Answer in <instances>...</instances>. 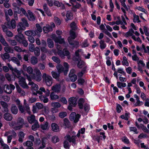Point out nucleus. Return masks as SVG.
Masks as SVG:
<instances>
[{"mask_svg":"<svg viewBox=\"0 0 149 149\" xmlns=\"http://www.w3.org/2000/svg\"><path fill=\"white\" fill-rule=\"evenodd\" d=\"M43 83L47 86H51L53 82V79L51 76L46 74L43 73L42 76Z\"/></svg>","mask_w":149,"mask_h":149,"instance_id":"nucleus-1","label":"nucleus"},{"mask_svg":"<svg viewBox=\"0 0 149 149\" xmlns=\"http://www.w3.org/2000/svg\"><path fill=\"white\" fill-rule=\"evenodd\" d=\"M58 54L61 58L64 59L66 56L68 59H71V56L70 52L67 48L63 49L62 51L60 50L58 52Z\"/></svg>","mask_w":149,"mask_h":149,"instance_id":"nucleus-2","label":"nucleus"},{"mask_svg":"<svg viewBox=\"0 0 149 149\" xmlns=\"http://www.w3.org/2000/svg\"><path fill=\"white\" fill-rule=\"evenodd\" d=\"M23 74L24 76L26 77L27 79L29 81L28 85L31 86V90L33 91L38 90V85L31 81L30 76L28 74L26 73L25 74L24 72H23Z\"/></svg>","mask_w":149,"mask_h":149,"instance_id":"nucleus-3","label":"nucleus"},{"mask_svg":"<svg viewBox=\"0 0 149 149\" xmlns=\"http://www.w3.org/2000/svg\"><path fill=\"white\" fill-rule=\"evenodd\" d=\"M35 72L36 74H34L33 75L31 76L32 78L35 80L37 82H40L42 80L41 77L42 76V74L40 70L38 68H36L35 69Z\"/></svg>","mask_w":149,"mask_h":149,"instance_id":"nucleus-4","label":"nucleus"},{"mask_svg":"<svg viewBox=\"0 0 149 149\" xmlns=\"http://www.w3.org/2000/svg\"><path fill=\"white\" fill-rule=\"evenodd\" d=\"M80 134H81V133L80 132V131H78L77 136H72L71 137L68 134L65 136V138L67 140H68L69 142H72V143L74 144H76V139L77 138V136L78 137H79L80 136Z\"/></svg>","mask_w":149,"mask_h":149,"instance_id":"nucleus-5","label":"nucleus"},{"mask_svg":"<svg viewBox=\"0 0 149 149\" xmlns=\"http://www.w3.org/2000/svg\"><path fill=\"white\" fill-rule=\"evenodd\" d=\"M77 99L74 97H70L69 99L68 103L69 105L68 107V109L72 111V107H75L77 104Z\"/></svg>","mask_w":149,"mask_h":149,"instance_id":"nucleus-6","label":"nucleus"},{"mask_svg":"<svg viewBox=\"0 0 149 149\" xmlns=\"http://www.w3.org/2000/svg\"><path fill=\"white\" fill-rule=\"evenodd\" d=\"M18 81L19 84L24 88H28L29 86L26 82L25 79L24 77L21 76L18 78Z\"/></svg>","mask_w":149,"mask_h":149,"instance_id":"nucleus-7","label":"nucleus"},{"mask_svg":"<svg viewBox=\"0 0 149 149\" xmlns=\"http://www.w3.org/2000/svg\"><path fill=\"white\" fill-rule=\"evenodd\" d=\"M16 123L17 126H15L14 128L15 130H19L22 127V126L24 124V120L21 117H19L18 118Z\"/></svg>","mask_w":149,"mask_h":149,"instance_id":"nucleus-8","label":"nucleus"},{"mask_svg":"<svg viewBox=\"0 0 149 149\" xmlns=\"http://www.w3.org/2000/svg\"><path fill=\"white\" fill-rule=\"evenodd\" d=\"M80 117V115L76 113L75 112H72L70 116V119L71 120L74 121L75 123H77L79 120V118Z\"/></svg>","mask_w":149,"mask_h":149,"instance_id":"nucleus-9","label":"nucleus"},{"mask_svg":"<svg viewBox=\"0 0 149 149\" xmlns=\"http://www.w3.org/2000/svg\"><path fill=\"white\" fill-rule=\"evenodd\" d=\"M5 24L10 29H14L16 27V22L14 19H12L10 22H5Z\"/></svg>","mask_w":149,"mask_h":149,"instance_id":"nucleus-10","label":"nucleus"},{"mask_svg":"<svg viewBox=\"0 0 149 149\" xmlns=\"http://www.w3.org/2000/svg\"><path fill=\"white\" fill-rule=\"evenodd\" d=\"M51 89L54 92L59 93L61 91V85L60 84H56L51 87Z\"/></svg>","mask_w":149,"mask_h":149,"instance_id":"nucleus-11","label":"nucleus"},{"mask_svg":"<svg viewBox=\"0 0 149 149\" xmlns=\"http://www.w3.org/2000/svg\"><path fill=\"white\" fill-rule=\"evenodd\" d=\"M22 68L24 71H26L29 74H32L33 72V70L32 68L30 66L27 67L26 65H23Z\"/></svg>","mask_w":149,"mask_h":149,"instance_id":"nucleus-12","label":"nucleus"},{"mask_svg":"<svg viewBox=\"0 0 149 149\" xmlns=\"http://www.w3.org/2000/svg\"><path fill=\"white\" fill-rule=\"evenodd\" d=\"M36 29L34 31V32L36 33V36L37 35L40 37V33L42 31V28L39 24H36Z\"/></svg>","mask_w":149,"mask_h":149,"instance_id":"nucleus-13","label":"nucleus"},{"mask_svg":"<svg viewBox=\"0 0 149 149\" xmlns=\"http://www.w3.org/2000/svg\"><path fill=\"white\" fill-rule=\"evenodd\" d=\"M0 104L4 109L3 111L4 112H9V109L8 108V106L6 103L2 101H0Z\"/></svg>","mask_w":149,"mask_h":149,"instance_id":"nucleus-14","label":"nucleus"},{"mask_svg":"<svg viewBox=\"0 0 149 149\" xmlns=\"http://www.w3.org/2000/svg\"><path fill=\"white\" fill-rule=\"evenodd\" d=\"M17 31L18 33H22L23 31L25 30L26 28L24 25H23L21 22H19L17 26Z\"/></svg>","mask_w":149,"mask_h":149,"instance_id":"nucleus-15","label":"nucleus"},{"mask_svg":"<svg viewBox=\"0 0 149 149\" xmlns=\"http://www.w3.org/2000/svg\"><path fill=\"white\" fill-rule=\"evenodd\" d=\"M16 40L19 43L25 38L23 35L22 33H18L15 37Z\"/></svg>","mask_w":149,"mask_h":149,"instance_id":"nucleus-16","label":"nucleus"},{"mask_svg":"<svg viewBox=\"0 0 149 149\" xmlns=\"http://www.w3.org/2000/svg\"><path fill=\"white\" fill-rule=\"evenodd\" d=\"M3 117L7 121H10L13 119L12 115L8 112L4 113Z\"/></svg>","mask_w":149,"mask_h":149,"instance_id":"nucleus-17","label":"nucleus"},{"mask_svg":"<svg viewBox=\"0 0 149 149\" xmlns=\"http://www.w3.org/2000/svg\"><path fill=\"white\" fill-rule=\"evenodd\" d=\"M10 110L12 113L13 114H16L18 112L17 108L16 105L14 104L11 105Z\"/></svg>","mask_w":149,"mask_h":149,"instance_id":"nucleus-18","label":"nucleus"},{"mask_svg":"<svg viewBox=\"0 0 149 149\" xmlns=\"http://www.w3.org/2000/svg\"><path fill=\"white\" fill-rule=\"evenodd\" d=\"M52 130L54 132H58L60 131L58 126L55 123H53L51 124Z\"/></svg>","mask_w":149,"mask_h":149,"instance_id":"nucleus-19","label":"nucleus"},{"mask_svg":"<svg viewBox=\"0 0 149 149\" xmlns=\"http://www.w3.org/2000/svg\"><path fill=\"white\" fill-rule=\"evenodd\" d=\"M3 89L5 92L8 94H10L12 92L11 88L8 85L6 84L3 86Z\"/></svg>","mask_w":149,"mask_h":149,"instance_id":"nucleus-20","label":"nucleus"},{"mask_svg":"<svg viewBox=\"0 0 149 149\" xmlns=\"http://www.w3.org/2000/svg\"><path fill=\"white\" fill-rule=\"evenodd\" d=\"M27 120L29 122L30 124H32L37 120L36 119L35 116L34 115H31L27 118Z\"/></svg>","mask_w":149,"mask_h":149,"instance_id":"nucleus-21","label":"nucleus"},{"mask_svg":"<svg viewBox=\"0 0 149 149\" xmlns=\"http://www.w3.org/2000/svg\"><path fill=\"white\" fill-rule=\"evenodd\" d=\"M36 92H33V94L34 95H37V94L39 95H42L43 94V92L45 93L46 92V90L45 88L43 87H40L39 90L36 91Z\"/></svg>","mask_w":149,"mask_h":149,"instance_id":"nucleus-22","label":"nucleus"},{"mask_svg":"<svg viewBox=\"0 0 149 149\" xmlns=\"http://www.w3.org/2000/svg\"><path fill=\"white\" fill-rule=\"evenodd\" d=\"M48 125V122L47 121H45L43 123V124H42L40 125V128L43 130H47L49 129V127Z\"/></svg>","mask_w":149,"mask_h":149,"instance_id":"nucleus-23","label":"nucleus"},{"mask_svg":"<svg viewBox=\"0 0 149 149\" xmlns=\"http://www.w3.org/2000/svg\"><path fill=\"white\" fill-rule=\"evenodd\" d=\"M70 38H68V40L69 44L74 47L75 46H77L79 44V42L77 41H74L73 39H71Z\"/></svg>","mask_w":149,"mask_h":149,"instance_id":"nucleus-24","label":"nucleus"},{"mask_svg":"<svg viewBox=\"0 0 149 149\" xmlns=\"http://www.w3.org/2000/svg\"><path fill=\"white\" fill-rule=\"evenodd\" d=\"M59 98V96L56 94L54 92H52L50 94V99L51 100H55Z\"/></svg>","mask_w":149,"mask_h":149,"instance_id":"nucleus-25","label":"nucleus"},{"mask_svg":"<svg viewBox=\"0 0 149 149\" xmlns=\"http://www.w3.org/2000/svg\"><path fill=\"white\" fill-rule=\"evenodd\" d=\"M13 74L17 78L21 77L22 72L21 71L18 70L17 68H14L12 71Z\"/></svg>","mask_w":149,"mask_h":149,"instance_id":"nucleus-26","label":"nucleus"},{"mask_svg":"<svg viewBox=\"0 0 149 149\" xmlns=\"http://www.w3.org/2000/svg\"><path fill=\"white\" fill-rule=\"evenodd\" d=\"M30 63L33 65H35L38 63L37 58L34 56L31 57L30 59Z\"/></svg>","mask_w":149,"mask_h":149,"instance_id":"nucleus-27","label":"nucleus"},{"mask_svg":"<svg viewBox=\"0 0 149 149\" xmlns=\"http://www.w3.org/2000/svg\"><path fill=\"white\" fill-rule=\"evenodd\" d=\"M54 4L58 7H60L62 9H64L65 8L64 5L61 3H60L58 1H55L54 2Z\"/></svg>","mask_w":149,"mask_h":149,"instance_id":"nucleus-28","label":"nucleus"},{"mask_svg":"<svg viewBox=\"0 0 149 149\" xmlns=\"http://www.w3.org/2000/svg\"><path fill=\"white\" fill-rule=\"evenodd\" d=\"M43 29L44 33H47L52 31V28L51 26L49 25H47L46 26H44Z\"/></svg>","mask_w":149,"mask_h":149,"instance_id":"nucleus-29","label":"nucleus"},{"mask_svg":"<svg viewBox=\"0 0 149 149\" xmlns=\"http://www.w3.org/2000/svg\"><path fill=\"white\" fill-rule=\"evenodd\" d=\"M18 135L19 137V141L20 143H22L23 141V139L24 138V134L23 132L21 131L19 132Z\"/></svg>","mask_w":149,"mask_h":149,"instance_id":"nucleus-30","label":"nucleus"},{"mask_svg":"<svg viewBox=\"0 0 149 149\" xmlns=\"http://www.w3.org/2000/svg\"><path fill=\"white\" fill-rule=\"evenodd\" d=\"M24 106L25 109V112L26 111L28 113L30 114V108L29 107V104H27L25 100H24Z\"/></svg>","mask_w":149,"mask_h":149,"instance_id":"nucleus-31","label":"nucleus"},{"mask_svg":"<svg viewBox=\"0 0 149 149\" xmlns=\"http://www.w3.org/2000/svg\"><path fill=\"white\" fill-rule=\"evenodd\" d=\"M24 106L25 109V112L26 111L28 113L30 114V108L29 107V104H27L25 100H24Z\"/></svg>","mask_w":149,"mask_h":149,"instance_id":"nucleus-32","label":"nucleus"},{"mask_svg":"<svg viewBox=\"0 0 149 149\" xmlns=\"http://www.w3.org/2000/svg\"><path fill=\"white\" fill-rule=\"evenodd\" d=\"M27 13L29 15L28 17L29 20L30 21H34L35 20V17L33 14L30 10H28Z\"/></svg>","mask_w":149,"mask_h":149,"instance_id":"nucleus-33","label":"nucleus"},{"mask_svg":"<svg viewBox=\"0 0 149 149\" xmlns=\"http://www.w3.org/2000/svg\"><path fill=\"white\" fill-rule=\"evenodd\" d=\"M24 33L25 35L29 36H36V33L34 32V31H25Z\"/></svg>","mask_w":149,"mask_h":149,"instance_id":"nucleus-34","label":"nucleus"},{"mask_svg":"<svg viewBox=\"0 0 149 149\" xmlns=\"http://www.w3.org/2000/svg\"><path fill=\"white\" fill-rule=\"evenodd\" d=\"M0 41L1 43L4 46H8V43L6 42L3 36L0 34Z\"/></svg>","mask_w":149,"mask_h":149,"instance_id":"nucleus-35","label":"nucleus"},{"mask_svg":"<svg viewBox=\"0 0 149 149\" xmlns=\"http://www.w3.org/2000/svg\"><path fill=\"white\" fill-rule=\"evenodd\" d=\"M0 143L2 149H9L8 146L7 144L4 143V142L1 139H0Z\"/></svg>","mask_w":149,"mask_h":149,"instance_id":"nucleus-36","label":"nucleus"},{"mask_svg":"<svg viewBox=\"0 0 149 149\" xmlns=\"http://www.w3.org/2000/svg\"><path fill=\"white\" fill-rule=\"evenodd\" d=\"M67 17L65 20L67 22L69 20L72 19V13L70 11H68L66 15Z\"/></svg>","mask_w":149,"mask_h":149,"instance_id":"nucleus-37","label":"nucleus"},{"mask_svg":"<svg viewBox=\"0 0 149 149\" xmlns=\"http://www.w3.org/2000/svg\"><path fill=\"white\" fill-rule=\"evenodd\" d=\"M33 123L34 124L32 125L31 128L33 130L36 131L39 127L40 125L37 121Z\"/></svg>","mask_w":149,"mask_h":149,"instance_id":"nucleus-38","label":"nucleus"},{"mask_svg":"<svg viewBox=\"0 0 149 149\" xmlns=\"http://www.w3.org/2000/svg\"><path fill=\"white\" fill-rule=\"evenodd\" d=\"M56 67L58 72L60 73L61 72H63L64 74V68L61 65H57Z\"/></svg>","mask_w":149,"mask_h":149,"instance_id":"nucleus-39","label":"nucleus"},{"mask_svg":"<svg viewBox=\"0 0 149 149\" xmlns=\"http://www.w3.org/2000/svg\"><path fill=\"white\" fill-rule=\"evenodd\" d=\"M47 41L48 47L51 48H53L54 46V44L52 40L49 38L47 39Z\"/></svg>","mask_w":149,"mask_h":149,"instance_id":"nucleus-40","label":"nucleus"},{"mask_svg":"<svg viewBox=\"0 0 149 149\" xmlns=\"http://www.w3.org/2000/svg\"><path fill=\"white\" fill-rule=\"evenodd\" d=\"M11 60L13 63H16L18 66H20V62L17 57H13L11 59Z\"/></svg>","mask_w":149,"mask_h":149,"instance_id":"nucleus-41","label":"nucleus"},{"mask_svg":"<svg viewBox=\"0 0 149 149\" xmlns=\"http://www.w3.org/2000/svg\"><path fill=\"white\" fill-rule=\"evenodd\" d=\"M84 102V100L82 98L80 99L79 101L78 102V105L79 107V108L82 109L83 108V104Z\"/></svg>","mask_w":149,"mask_h":149,"instance_id":"nucleus-42","label":"nucleus"},{"mask_svg":"<svg viewBox=\"0 0 149 149\" xmlns=\"http://www.w3.org/2000/svg\"><path fill=\"white\" fill-rule=\"evenodd\" d=\"M63 65L64 67V75H65L68 71L69 65L67 63L65 62Z\"/></svg>","mask_w":149,"mask_h":149,"instance_id":"nucleus-43","label":"nucleus"},{"mask_svg":"<svg viewBox=\"0 0 149 149\" xmlns=\"http://www.w3.org/2000/svg\"><path fill=\"white\" fill-rule=\"evenodd\" d=\"M39 98L41 101H43L45 103H47L48 101V99L46 96L40 95L39 96Z\"/></svg>","mask_w":149,"mask_h":149,"instance_id":"nucleus-44","label":"nucleus"},{"mask_svg":"<svg viewBox=\"0 0 149 149\" xmlns=\"http://www.w3.org/2000/svg\"><path fill=\"white\" fill-rule=\"evenodd\" d=\"M4 48V49L5 51L7 53H12L13 52V49L11 48L9 46H5Z\"/></svg>","mask_w":149,"mask_h":149,"instance_id":"nucleus-45","label":"nucleus"},{"mask_svg":"<svg viewBox=\"0 0 149 149\" xmlns=\"http://www.w3.org/2000/svg\"><path fill=\"white\" fill-rule=\"evenodd\" d=\"M51 106L52 107L57 108H60L61 106V104L58 102H53L51 104Z\"/></svg>","mask_w":149,"mask_h":149,"instance_id":"nucleus-46","label":"nucleus"},{"mask_svg":"<svg viewBox=\"0 0 149 149\" xmlns=\"http://www.w3.org/2000/svg\"><path fill=\"white\" fill-rule=\"evenodd\" d=\"M10 56L9 54L7 53H5L1 55V58L4 61L9 58Z\"/></svg>","mask_w":149,"mask_h":149,"instance_id":"nucleus-47","label":"nucleus"},{"mask_svg":"<svg viewBox=\"0 0 149 149\" xmlns=\"http://www.w3.org/2000/svg\"><path fill=\"white\" fill-rule=\"evenodd\" d=\"M51 73L53 77L56 79H58L60 76V73L58 72L57 73L54 71H52Z\"/></svg>","mask_w":149,"mask_h":149,"instance_id":"nucleus-48","label":"nucleus"},{"mask_svg":"<svg viewBox=\"0 0 149 149\" xmlns=\"http://www.w3.org/2000/svg\"><path fill=\"white\" fill-rule=\"evenodd\" d=\"M34 51L35 56H38L40 55V50L38 47H36Z\"/></svg>","mask_w":149,"mask_h":149,"instance_id":"nucleus-49","label":"nucleus"},{"mask_svg":"<svg viewBox=\"0 0 149 149\" xmlns=\"http://www.w3.org/2000/svg\"><path fill=\"white\" fill-rule=\"evenodd\" d=\"M23 145L24 146H27L28 147L32 146H33V143L32 142L28 141L23 143Z\"/></svg>","mask_w":149,"mask_h":149,"instance_id":"nucleus-50","label":"nucleus"},{"mask_svg":"<svg viewBox=\"0 0 149 149\" xmlns=\"http://www.w3.org/2000/svg\"><path fill=\"white\" fill-rule=\"evenodd\" d=\"M14 49L16 52H24L26 51L25 49L22 50V49L19 46H15L14 47Z\"/></svg>","mask_w":149,"mask_h":149,"instance_id":"nucleus-51","label":"nucleus"},{"mask_svg":"<svg viewBox=\"0 0 149 149\" xmlns=\"http://www.w3.org/2000/svg\"><path fill=\"white\" fill-rule=\"evenodd\" d=\"M21 20L22 21L21 22L23 25H24V26H29V24L27 22V20L25 18H22L21 19Z\"/></svg>","mask_w":149,"mask_h":149,"instance_id":"nucleus-52","label":"nucleus"},{"mask_svg":"<svg viewBox=\"0 0 149 149\" xmlns=\"http://www.w3.org/2000/svg\"><path fill=\"white\" fill-rule=\"evenodd\" d=\"M85 64L84 62L81 60L78 62L77 65L79 68H81L84 66Z\"/></svg>","mask_w":149,"mask_h":149,"instance_id":"nucleus-53","label":"nucleus"},{"mask_svg":"<svg viewBox=\"0 0 149 149\" xmlns=\"http://www.w3.org/2000/svg\"><path fill=\"white\" fill-rule=\"evenodd\" d=\"M15 84L16 86L17 91L18 93H22V94H23V93H25L22 90V89L20 88L19 85L17 83H15Z\"/></svg>","mask_w":149,"mask_h":149,"instance_id":"nucleus-54","label":"nucleus"},{"mask_svg":"<svg viewBox=\"0 0 149 149\" xmlns=\"http://www.w3.org/2000/svg\"><path fill=\"white\" fill-rule=\"evenodd\" d=\"M122 63L123 65H125L126 66H128L129 65V63L125 56H124L123 57V61H122Z\"/></svg>","mask_w":149,"mask_h":149,"instance_id":"nucleus-55","label":"nucleus"},{"mask_svg":"<svg viewBox=\"0 0 149 149\" xmlns=\"http://www.w3.org/2000/svg\"><path fill=\"white\" fill-rule=\"evenodd\" d=\"M133 22H141L140 20H139V16L138 15H136L135 14L133 15Z\"/></svg>","mask_w":149,"mask_h":149,"instance_id":"nucleus-56","label":"nucleus"},{"mask_svg":"<svg viewBox=\"0 0 149 149\" xmlns=\"http://www.w3.org/2000/svg\"><path fill=\"white\" fill-rule=\"evenodd\" d=\"M52 58L54 62L58 64H59L61 62L60 60L58 57L53 56L52 57Z\"/></svg>","mask_w":149,"mask_h":149,"instance_id":"nucleus-57","label":"nucleus"},{"mask_svg":"<svg viewBox=\"0 0 149 149\" xmlns=\"http://www.w3.org/2000/svg\"><path fill=\"white\" fill-rule=\"evenodd\" d=\"M70 27L72 30H75L77 29V27L76 26V24L74 22H72L70 25Z\"/></svg>","mask_w":149,"mask_h":149,"instance_id":"nucleus-58","label":"nucleus"},{"mask_svg":"<svg viewBox=\"0 0 149 149\" xmlns=\"http://www.w3.org/2000/svg\"><path fill=\"white\" fill-rule=\"evenodd\" d=\"M70 36L68 38H70L71 39H74L76 37L75 33L74 31H73L72 30L70 31Z\"/></svg>","mask_w":149,"mask_h":149,"instance_id":"nucleus-59","label":"nucleus"},{"mask_svg":"<svg viewBox=\"0 0 149 149\" xmlns=\"http://www.w3.org/2000/svg\"><path fill=\"white\" fill-rule=\"evenodd\" d=\"M19 43L22 44L23 46L25 47H27L28 44V42L25 38L22 40Z\"/></svg>","mask_w":149,"mask_h":149,"instance_id":"nucleus-60","label":"nucleus"},{"mask_svg":"<svg viewBox=\"0 0 149 149\" xmlns=\"http://www.w3.org/2000/svg\"><path fill=\"white\" fill-rule=\"evenodd\" d=\"M100 47L101 49H104L106 47V45L104 43V42L103 40H100Z\"/></svg>","mask_w":149,"mask_h":149,"instance_id":"nucleus-61","label":"nucleus"},{"mask_svg":"<svg viewBox=\"0 0 149 149\" xmlns=\"http://www.w3.org/2000/svg\"><path fill=\"white\" fill-rule=\"evenodd\" d=\"M136 100V102L134 104L135 106H140L143 104V102L140 101L139 99H137Z\"/></svg>","mask_w":149,"mask_h":149,"instance_id":"nucleus-62","label":"nucleus"},{"mask_svg":"<svg viewBox=\"0 0 149 149\" xmlns=\"http://www.w3.org/2000/svg\"><path fill=\"white\" fill-rule=\"evenodd\" d=\"M29 48L30 52H33L35 49L34 45L33 44L30 43L29 45Z\"/></svg>","mask_w":149,"mask_h":149,"instance_id":"nucleus-63","label":"nucleus"},{"mask_svg":"<svg viewBox=\"0 0 149 149\" xmlns=\"http://www.w3.org/2000/svg\"><path fill=\"white\" fill-rule=\"evenodd\" d=\"M54 21L55 24L57 25H60L61 23L60 19L58 17H54Z\"/></svg>","mask_w":149,"mask_h":149,"instance_id":"nucleus-64","label":"nucleus"}]
</instances>
